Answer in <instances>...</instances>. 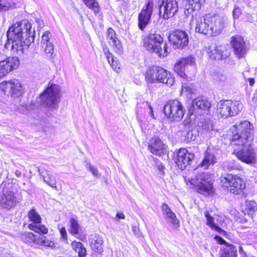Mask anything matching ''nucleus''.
Returning a JSON list of instances; mask_svg holds the SVG:
<instances>
[{"instance_id": "nucleus-2", "label": "nucleus", "mask_w": 257, "mask_h": 257, "mask_svg": "<svg viewBox=\"0 0 257 257\" xmlns=\"http://www.w3.org/2000/svg\"><path fill=\"white\" fill-rule=\"evenodd\" d=\"M235 133L232 136V145H245L253 140L254 127L248 121L243 120L235 124Z\"/></svg>"}, {"instance_id": "nucleus-34", "label": "nucleus", "mask_w": 257, "mask_h": 257, "mask_svg": "<svg viewBox=\"0 0 257 257\" xmlns=\"http://www.w3.org/2000/svg\"><path fill=\"white\" fill-rule=\"evenodd\" d=\"M82 1L89 9L93 11L95 14L100 12L101 8L96 0H82Z\"/></svg>"}, {"instance_id": "nucleus-20", "label": "nucleus", "mask_w": 257, "mask_h": 257, "mask_svg": "<svg viewBox=\"0 0 257 257\" xmlns=\"http://www.w3.org/2000/svg\"><path fill=\"white\" fill-rule=\"evenodd\" d=\"M17 200L14 193L8 188H4L1 199L2 206L4 208L9 209L15 206Z\"/></svg>"}, {"instance_id": "nucleus-30", "label": "nucleus", "mask_w": 257, "mask_h": 257, "mask_svg": "<svg viewBox=\"0 0 257 257\" xmlns=\"http://www.w3.org/2000/svg\"><path fill=\"white\" fill-rule=\"evenodd\" d=\"M103 238L100 236H96L91 241L90 246L95 252L101 253L103 251Z\"/></svg>"}, {"instance_id": "nucleus-9", "label": "nucleus", "mask_w": 257, "mask_h": 257, "mask_svg": "<svg viewBox=\"0 0 257 257\" xmlns=\"http://www.w3.org/2000/svg\"><path fill=\"white\" fill-rule=\"evenodd\" d=\"M222 186L233 194H238L245 188V184L241 179L236 176L227 174L221 178Z\"/></svg>"}, {"instance_id": "nucleus-15", "label": "nucleus", "mask_w": 257, "mask_h": 257, "mask_svg": "<svg viewBox=\"0 0 257 257\" xmlns=\"http://www.w3.org/2000/svg\"><path fill=\"white\" fill-rule=\"evenodd\" d=\"M211 107V103L207 99L203 97H198L194 99L189 109L191 114H201L206 111H208Z\"/></svg>"}, {"instance_id": "nucleus-7", "label": "nucleus", "mask_w": 257, "mask_h": 257, "mask_svg": "<svg viewBox=\"0 0 257 257\" xmlns=\"http://www.w3.org/2000/svg\"><path fill=\"white\" fill-rule=\"evenodd\" d=\"M190 183L197 187L200 193L208 195L212 192V176L206 173L198 174L195 178L188 180Z\"/></svg>"}, {"instance_id": "nucleus-6", "label": "nucleus", "mask_w": 257, "mask_h": 257, "mask_svg": "<svg viewBox=\"0 0 257 257\" xmlns=\"http://www.w3.org/2000/svg\"><path fill=\"white\" fill-rule=\"evenodd\" d=\"M242 108L243 105L240 101L225 100L218 103L217 111L221 117L226 118L238 114Z\"/></svg>"}, {"instance_id": "nucleus-23", "label": "nucleus", "mask_w": 257, "mask_h": 257, "mask_svg": "<svg viewBox=\"0 0 257 257\" xmlns=\"http://www.w3.org/2000/svg\"><path fill=\"white\" fill-rule=\"evenodd\" d=\"M209 19L208 14L205 17L198 18L196 21L195 31L196 32L211 36L210 24L207 21Z\"/></svg>"}, {"instance_id": "nucleus-14", "label": "nucleus", "mask_w": 257, "mask_h": 257, "mask_svg": "<svg viewBox=\"0 0 257 257\" xmlns=\"http://www.w3.org/2000/svg\"><path fill=\"white\" fill-rule=\"evenodd\" d=\"M230 44L234 54L238 59L243 58L247 53V48L243 37L235 35L231 37Z\"/></svg>"}, {"instance_id": "nucleus-52", "label": "nucleus", "mask_w": 257, "mask_h": 257, "mask_svg": "<svg viewBox=\"0 0 257 257\" xmlns=\"http://www.w3.org/2000/svg\"><path fill=\"white\" fill-rule=\"evenodd\" d=\"M184 114V110L182 104L178 101V117L182 118Z\"/></svg>"}, {"instance_id": "nucleus-58", "label": "nucleus", "mask_w": 257, "mask_h": 257, "mask_svg": "<svg viewBox=\"0 0 257 257\" xmlns=\"http://www.w3.org/2000/svg\"><path fill=\"white\" fill-rule=\"evenodd\" d=\"M162 209L163 211L164 214H166L167 212L170 211L171 209L168 207V206L165 204L164 203L162 206Z\"/></svg>"}, {"instance_id": "nucleus-40", "label": "nucleus", "mask_w": 257, "mask_h": 257, "mask_svg": "<svg viewBox=\"0 0 257 257\" xmlns=\"http://www.w3.org/2000/svg\"><path fill=\"white\" fill-rule=\"evenodd\" d=\"M70 222V233L73 235H77L79 233V225L78 222L74 218H71Z\"/></svg>"}, {"instance_id": "nucleus-28", "label": "nucleus", "mask_w": 257, "mask_h": 257, "mask_svg": "<svg viewBox=\"0 0 257 257\" xmlns=\"http://www.w3.org/2000/svg\"><path fill=\"white\" fill-rule=\"evenodd\" d=\"M189 44V35L183 30H178V49H185L188 48Z\"/></svg>"}, {"instance_id": "nucleus-57", "label": "nucleus", "mask_w": 257, "mask_h": 257, "mask_svg": "<svg viewBox=\"0 0 257 257\" xmlns=\"http://www.w3.org/2000/svg\"><path fill=\"white\" fill-rule=\"evenodd\" d=\"M17 110L19 112L25 114L27 112V105H21L18 107Z\"/></svg>"}, {"instance_id": "nucleus-22", "label": "nucleus", "mask_w": 257, "mask_h": 257, "mask_svg": "<svg viewBox=\"0 0 257 257\" xmlns=\"http://www.w3.org/2000/svg\"><path fill=\"white\" fill-rule=\"evenodd\" d=\"M193 158V154L188 153L186 149H179L178 151V168L183 170L192 161Z\"/></svg>"}, {"instance_id": "nucleus-21", "label": "nucleus", "mask_w": 257, "mask_h": 257, "mask_svg": "<svg viewBox=\"0 0 257 257\" xmlns=\"http://www.w3.org/2000/svg\"><path fill=\"white\" fill-rule=\"evenodd\" d=\"M214 238L219 244H224L220 257H237V249L234 245L227 243L221 236L216 235Z\"/></svg>"}, {"instance_id": "nucleus-50", "label": "nucleus", "mask_w": 257, "mask_h": 257, "mask_svg": "<svg viewBox=\"0 0 257 257\" xmlns=\"http://www.w3.org/2000/svg\"><path fill=\"white\" fill-rule=\"evenodd\" d=\"M87 168L92 173L93 176L96 177H100V174H99L98 169L92 166L90 164L88 165Z\"/></svg>"}, {"instance_id": "nucleus-37", "label": "nucleus", "mask_w": 257, "mask_h": 257, "mask_svg": "<svg viewBox=\"0 0 257 257\" xmlns=\"http://www.w3.org/2000/svg\"><path fill=\"white\" fill-rule=\"evenodd\" d=\"M205 0H188L189 3V7L187 8V11H189L191 9V12L196 10H199L201 6L205 2ZM190 13L189 12H188Z\"/></svg>"}, {"instance_id": "nucleus-8", "label": "nucleus", "mask_w": 257, "mask_h": 257, "mask_svg": "<svg viewBox=\"0 0 257 257\" xmlns=\"http://www.w3.org/2000/svg\"><path fill=\"white\" fill-rule=\"evenodd\" d=\"M0 90L5 94L13 98L22 96L25 92V87L21 81L17 79L4 81L0 83Z\"/></svg>"}, {"instance_id": "nucleus-60", "label": "nucleus", "mask_w": 257, "mask_h": 257, "mask_svg": "<svg viewBox=\"0 0 257 257\" xmlns=\"http://www.w3.org/2000/svg\"><path fill=\"white\" fill-rule=\"evenodd\" d=\"M116 217L119 219H124L125 218V216L123 213H117Z\"/></svg>"}, {"instance_id": "nucleus-51", "label": "nucleus", "mask_w": 257, "mask_h": 257, "mask_svg": "<svg viewBox=\"0 0 257 257\" xmlns=\"http://www.w3.org/2000/svg\"><path fill=\"white\" fill-rule=\"evenodd\" d=\"M153 160L155 161V165L157 167L158 169L160 172L163 174V171L165 169L164 166L162 165V163L157 159H154Z\"/></svg>"}, {"instance_id": "nucleus-63", "label": "nucleus", "mask_w": 257, "mask_h": 257, "mask_svg": "<svg viewBox=\"0 0 257 257\" xmlns=\"http://www.w3.org/2000/svg\"><path fill=\"white\" fill-rule=\"evenodd\" d=\"M15 174L18 177H20L21 176V172L19 170L16 171Z\"/></svg>"}, {"instance_id": "nucleus-45", "label": "nucleus", "mask_w": 257, "mask_h": 257, "mask_svg": "<svg viewBox=\"0 0 257 257\" xmlns=\"http://www.w3.org/2000/svg\"><path fill=\"white\" fill-rule=\"evenodd\" d=\"M184 92H186L187 95L191 94L193 93V89L190 83L187 84L182 82L181 94L182 95Z\"/></svg>"}, {"instance_id": "nucleus-59", "label": "nucleus", "mask_w": 257, "mask_h": 257, "mask_svg": "<svg viewBox=\"0 0 257 257\" xmlns=\"http://www.w3.org/2000/svg\"><path fill=\"white\" fill-rule=\"evenodd\" d=\"M103 52L104 54H105L107 59H108V56L109 55H113L109 51V49L107 48H104L103 49Z\"/></svg>"}, {"instance_id": "nucleus-38", "label": "nucleus", "mask_w": 257, "mask_h": 257, "mask_svg": "<svg viewBox=\"0 0 257 257\" xmlns=\"http://www.w3.org/2000/svg\"><path fill=\"white\" fill-rule=\"evenodd\" d=\"M246 210L249 215L252 216L257 210V203L253 200H246L245 202Z\"/></svg>"}, {"instance_id": "nucleus-41", "label": "nucleus", "mask_w": 257, "mask_h": 257, "mask_svg": "<svg viewBox=\"0 0 257 257\" xmlns=\"http://www.w3.org/2000/svg\"><path fill=\"white\" fill-rule=\"evenodd\" d=\"M108 62L111 65L112 69L116 72H118L120 69L119 64L116 58L113 55L108 56Z\"/></svg>"}, {"instance_id": "nucleus-53", "label": "nucleus", "mask_w": 257, "mask_h": 257, "mask_svg": "<svg viewBox=\"0 0 257 257\" xmlns=\"http://www.w3.org/2000/svg\"><path fill=\"white\" fill-rule=\"evenodd\" d=\"M244 19L247 22L252 23L254 21L253 14L250 13H245L244 15Z\"/></svg>"}, {"instance_id": "nucleus-56", "label": "nucleus", "mask_w": 257, "mask_h": 257, "mask_svg": "<svg viewBox=\"0 0 257 257\" xmlns=\"http://www.w3.org/2000/svg\"><path fill=\"white\" fill-rule=\"evenodd\" d=\"M60 232L62 238L65 241L67 240V234L64 227H62L60 229Z\"/></svg>"}, {"instance_id": "nucleus-16", "label": "nucleus", "mask_w": 257, "mask_h": 257, "mask_svg": "<svg viewBox=\"0 0 257 257\" xmlns=\"http://www.w3.org/2000/svg\"><path fill=\"white\" fill-rule=\"evenodd\" d=\"M167 146L158 137L152 138L150 139L148 146L149 152L156 156L161 157L167 152Z\"/></svg>"}, {"instance_id": "nucleus-46", "label": "nucleus", "mask_w": 257, "mask_h": 257, "mask_svg": "<svg viewBox=\"0 0 257 257\" xmlns=\"http://www.w3.org/2000/svg\"><path fill=\"white\" fill-rule=\"evenodd\" d=\"M45 53L49 56H52L54 52V46L52 43L43 45Z\"/></svg>"}, {"instance_id": "nucleus-64", "label": "nucleus", "mask_w": 257, "mask_h": 257, "mask_svg": "<svg viewBox=\"0 0 257 257\" xmlns=\"http://www.w3.org/2000/svg\"><path fill=\"white\" fill-rule=\"evenodd\" d=\"M239 251L240 253H244V252L243 251V248L241 246H239Z\"/></svg>"}, {"instance_id": "nucleus-12", "label": "nucleus", "mask_w": 257, "mask_h": 257, "mask_svg": "<svg viewBox=\"0 0 257 257\" xmlns=\"http://www.w3.org/2000/svg\"><path fill=\"white\" fill-rule=\"evenodd\" d=\"M159 16L168 19L177 13V1L172 0H159Z\"/></svg>"}, {"instance_id": "nucleus-32", "label": "nucleus", "mask_w": 257, "mask_h": 257, "mask_svg": "<svg viewBox=\"0 0 257 257\" xmlns=\"http://www.w3.org/2000/svg\"><path fill=\"white\" fill-rule=\"evenodd\" d=\"M16 8V4L12 0H0V13Z\"/></svg>"}, {"instance_id": "nucleus-33", "label": "nucleus", "mask_w": 257, "mask_h": 257, "mask_svg": "<svg viewBox=\"0 0 257 257\" xmlns=\"http://www.w3.org/2000/svg\"><path fill=\"white\" fill-rule=\"evenodd\" d=\"M28 216L29 220L33 222L32 224H37L41 222L42 218L34 208H32L28 212Z\"/></svg>"}, {"instance_id": "nucleus-1", "label": "nucleus", "mask_w": 257, "mask_h": 257, "mask_svg": "<svg viewBox=\"0 0 257 257\" xmlns=\"http://www.w3.org/2000/svg\"><path fill=\"white\" fill-rule=\"evenodd\" d=\"M35 30L27 20L13 24L7 32V40L5 48L14 55L22 56L34 41Z\"/></svg>"}, {"instance_id": "nucleus-19", "label": "nucleus", "mask_w": 257, "mask_h": 257, "mask_svg": "<svg viewBox=\"0 0 257 257\" xmlns=\"http://www.w3.org/2000/svg\"><path fill=\"white\" fill-rule=\"evenodd\" d=\"M198 125L202 128L203 133L208 138L214 136L215 134L218 132L215 122L212 119L204 118L199 122Z\"/></svg>"}, {"instance_id": "nucleus-5", "label": "nucleus", "mask_w": 257, "mask_h": 257, "mask_svg": "<svg viewBox=\"0 0 257 257\" xmlns=\"http://www.w3.org/2000/svg\"><path fill=\"white\" fill-rule=\"evenodd\" d=\"M60 87L58 85L51 84L40 95L41 103L50 109H56L60 101Z\"/></svg>"}, {"instance_id": "nucleus-43", "label": "nucleus", "mask_w": 257, "mask_h": 257, "mask_svg": "<svg viewBox=\"0 0 257 257\" xmlns=\"http://www.w3.org/2000/svg\"><path fill=\"white\" fill-rule=\"evenodd\" d=\"M165 217L168 223L172 224L173 225H175V221L176 216L174 213H173L172 210L170 211L167 212L166 214H164Z\"/></svg>"}, {"instance_id": "nucleus-54", "label": "nucleus", "mask_w": 257, "mask_h": 257, "mask_svg": "<svg viewBox=\"0 0 257 257\" xmlns=\"http://www.w3.org/2000/svg\"><path fill=\"white\" fill-rule=\"evenodd\" d=\"M75 251L78 252L79 257H85L86 256V250L83 245H82V247L79 248V249Z\"/></svg>"}, {"instance_id": "nucleus-49", "label": "nucleus", "mask_w": 257, "mask_h": 257, "mask_svg": "<svg viewBox=\"0 0 257 257\" xmlns=\"http://www.w3.org/2000/svg\"><path fill=\"white\" fill-rule=\"evenodd\" d=\"M41 244L46 246L53 247L54 245L53 241L46 239V237H44L41 239Z\"/></svg>"}, {"instance_id": "nucleus-10", "label": "nucleus", "mask_w": 257, "mask_h": 257, "mask_svg": "<svg viewBox=\"0 0 257 257\" xmlns=\"http://www.w3.org/2000/svg\"><path fill=\"white\" fill-rule=\"evenodd\" d=\"M236 146L241 147V149L238 151L235 150L234 151L236 156L239 160L248 164L255 163L256 161V154L253 148L251 146L250 143H247L245 145Z\"/></svg>"}, {"instance_id": "nucleus-26", "label": "nucleus", "mask_w": 257, "mask_h": 257, "mask_svg": "<svg viewBox=\"0 0 257 257\" xmlns=\"http://www.w3.org/2000/svg\"><path fill=\"white\" fill-rule=\"evenodd\" d=\"M195 59L192 56L186 58H182L178 61V75L183 78H186L187 75L185 73V67L187 65H192L194 64Z\"/></svg>"}, {"instance_id": "nucleus-35", "label": "nucleus", "mask_w": 257, "mask_h": 257, "mask_svg": "<svg viewBox=\"0 0 257 257\" xmlns=\"http://www.w3.org/2000/svg\"><path fill=\"white\" fill-rule=\"evenodd\" d=\"M205 216L207 220V225L210 226L212 229H214L219 233H221L224 231L218 226L216 225L214 222V218L209 213L208 211L205 212Z\"/></svg>"}, {"instance_id": "nucleus-42", "label": "nucleus", "mask_w": 257, "mask_h": 257, "mask_svg": "<svg viewBox=\"0 0 257 257\" xmlns=\"http://www.w3.org/2000/svg\"><path fill=\"white\" fill-rule=\"evenodd\" d=\"M22 240L26 243H30L35 242L36 240V236L32 232H27L21 236Z\"/></svg>"}, {"instance_id": "nucleus-39", "label": "nucleus", "mask_w": 257, "mask_h": 257, "mask_svg": "<svg viewBox=\"0 0 257 257\" xmlns=\"http://www.w3.org/2000/svg\"><path fill=\"white\" fill-rule=\"evenodd\" d=\"M222 166L225 170L228 171L239 170L241 168V167L237 164L234 161L225 162L223 164Z\"/></svg>"}, {"instance_id": "nucleus-24", "label": "nucleus", "mask_w": 257, "mask_h": 257, "mask_svg": "<svg viewBox=\"0 0 257 257\" xmlns=\"http://www.w3.org/2000/svg\"><path fill=\"white\" fill-rule=\"evenodd\" d=\"M107 40L110 46L113 47L114 51L117 54L122 53V46L120 41L116 37L115 31L111 28L108 29Z\"/></svg>"}, {"instance_id": "nucleus-48", "label": "nucleus", "mask_w": 257, "mask_h": 257, "mask_svg": "<svg viewBox=\"0 0 257 257\" xmlns=\"http://www.w3.org/2000/svg\"><path fill=\"white\" fill-rule=\"evenodd\" d=\"M242 11L241 9L237 6H235L232 11V16L234 19V24H235V20L238 19L241 14Z\"/></svg>"}, {"instance_id": "nucleus-18", "label": "nucleus", "mask_w": 257, "mask_h": 257, "mask_svg": "<svg viewBox=\"0 0 257 257\" xmlns=\"http://www.w3.org/2000/svg\"><path fill=\"white\" fill-rule=\"evenodd\" d=\"M207 53L211 59L216 60H225L230 55L229 50L222 45L210 46Z\"/></svg>"}, {"instance_id": "nucleus-61", "label": "nucleus", "mask_w": 257, "mask_h": 257, "mask_svg": "<svg viewBox=\"0 0 257 257\" xmlns=\"http://www.w3.org/2000/svg\"><path fill=\"white\" fill-rule=\"evenodd\" d=\"M248 82L250 86H252L254 83V79L252 78H249L248 79Z\"/></svg>"}, {"instance_id": "nucleus-55", "label": "nucleus", "mask_w": 257, "mask_h": 257, "mask_svg": "<svg viewBox=\"0 0 257 257\" xmlns=\"http://www.w3.org/2000/svg\"><path fill=\"white\" fill-rule=\"evenodd\" d=\"M82 245L81 242H77L76 241H73L71 243L72 248L74 249L75 251H77L79 248L82 247Z\"/></svg>"}, {"instance_id": "nucleus-47", "label": "nucleus", "mask_w": 257, "mask_h": 257, "mask_svg": "<svg viewBox=\"0 0 257 257\" xmlns=\"http://www.w3.org/2000/svg\"><path fill=\"white\" fill-rule=\"evenodd\" d=\"M169 41L170 43L173 44L176 49L177 47V31H174L168 36Z\"/></svg>"}, {"instance_id": "nucleus-27", "label": "nucleus", "mask_w": 257, "mask_h": 257, "mask_svg": "<svg viewBox=\"0 0 257 257\" xmlns=\"http://www.w3.org/2000/svg\"><path fill=\"white\" fill-rule=\"evenodd\" d=\"M38 172L39 174L43 177V180L46 183L55 190H57V182L54 176L48 173V171L44 169H39Z\"/></svg>"}, {"instance_id": "nucleus-31", "label": "nucleus", "mask_w": 257, "mask_h": 257, "mask_svg": "<svg viewBox=\"0 0 257 257\" xmlns=\"http://www.w3.org/2000/svg\"><path fill=\"white\" fill-rule=\"evenodd\" d=\"M173 104L167 103L163 108V111L165 115L170 118L171 121L175 120L176 114H177V108L175 105V102Z\"/></svg>"}, {"instance_id": "nucleus-13", "label": "nucleus", "mask_w": 257, "mask_h": 257, "mask_svg": "<svg viewBox=\"0 0 257 257\" xmlns=\"http://www.w3.org/2000/svg\"><path fill=\"white\" fill-rule=\"evenodd\" d=\"M211 36H216L220 34L225 27V19L219 14H208Z\"/></svg>"}, {"instance_id": "nucleus-17", "label": "nucleus", "mask_w": 257, "mask_h": 257, "mask_svg": "<svg viewBox=\"0 0 257 257\" xmlns=\"http://www.w3.org/2000/svg\"><path fill=\"white\" fill-rule=\"evenodd\" d=\"M19 65V59L17 56L9 57L0 61V78L17 68Z\"/></svg>"}, {"instance_id": "nucleus-36", "label": "nucleus", "mask_w": 257, "mask_h": 257, "mask_svg": "<svg viewBox=\"0 0 257 257\" xmlns=\"http://www.w3.org/2000/svg\"><path fill=\"white\" fill-rule=\"evenodd\" d=\"M30 229L34 231V232L38 233H42L46 234L48 233V228L44 225L40 224H30L28 225Z\"/></svg>"}, {"instance_id": "nucleus-3", "label": "nucleus", "mask_w": 257, "mask_h": 257, "mask_svg": "<svg viewBox=\"0 0 257 257\" xmlns=\"http://www.w3.org/2000/svg\"><path fill=\"white\" fill-rule=\"evenodd\" d=\"M144 45L147 50L159 57H164L168 54L167 44L164 43L161 34L155 31L151 32L144 38Z\"/></svg>"}, {"instance_id": "nucleus-11", "label": "nucleus", "mask_w": 257, "mask_h": 257, "mask_svg": "<svg viewBox=\"0 0 257 257\" xmlns=\"http://www.w3.org/2000/svg\"><path fill=\"white\" fill-rule=\"evenodd\" d=\"M153 8V2L152 0H147L146 5L139 13L138 15V26L142 31H143L150 23Z\"/></svg>"}, {"instance_id": "nucleus-29", "label": "nucleus", "mask_w": 257, "mask_h": 257, "mask_svg": "<svg viewBox=\"0 0 257 257\" xmlns=\"http://www.w3.org/2000/svg\"><path fill=\"white\" fill-rule=\"evenodd\" d=\"M213 80L220 87H223L229 84V80L227 74L224 72H216L213 76Z\"/></svg>"}, {"instance_id": "nucleus-4", "label": "nucleus", "mask_w": 257, "mask_h": 257, "mask_svg": "<svg viewBox=\"0 0 257 257\" xmlns=\"http://www.w3.org/2000/svg\"><path fill=\"white\" fill-rule=\"evenodd\" d=\"M145 78L148 82L157 81L171 86L175 81V78L172 77L170 73H168L167 70L158 66L150 67L146 71Z\"/></svg>"}, {"instance_id": "nucleus-44", "label": "nucleus", "mask_w": 257, "mask_h": 257, "mask_svg": "<svg viewBox=\"0 0 257 257\" xmlns=\"http://www.w3.org/2000/svg\"><path fill=\"white\" fill-rule=\"evenodd\" d=\"M52 37V34L50 31H45L42 37V41L41 43L44 44H46L48 43H52L51 41V38Z\"/></svg>"}, {"instance_id": "nucleus-25", "label": "nucleus", "mask_w": 257, "mask_h": 257, "mask_svg": "<svg viewBox=\"0 0 257 257\" xmlns=\"http://www.w3.org/2000/svg\"><path fill=\"white\" fill-rule=\"evenodd\" d=\"M217 162V159L212 151L208 149L204 153V159L199 165L198 167L207 169L210 166H213Z\"/></svg>"}, {"instance_id": "nucleus-62", "label": "nucleus", "mask_w": 257, "mask_h": 257, "mask_svg": "<svg viewBox=\"0 0 257 257\" xmlns=\"http://www.w3.org/2000/svg\"><path fill=\"white\" fill-rule=\"evenodd\" d=\"M150 109V115H151V116L153 118H155V116H154V113H153V108L151 106V105H149V106Z\"/></svg>"}]
</instances>
